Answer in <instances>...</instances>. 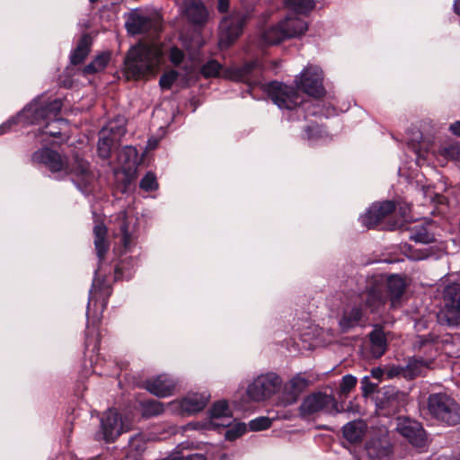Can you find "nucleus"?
Wrapping results in <instances>:
<instances>
[{
  "mask_svg": "<svg viewBox=\"0 0 460 460\" xmlns=\"http://www.w3.org/2000/svg\"><path fill=\"white\" fill-rule=\"evenodd\" d=\"M32 162L44 164L52 172H64L65 175L72 174L73 181L77 188L84 192L94 181L95 176L90 169L89 163L78 155L74 157L71 168L66 166V161L56 151L50 148H41L32 155Z\"/></svg>",
  "mask_w": 460,
  "mask_h": 460,
  "instance_id": "f257e3e1",
  "label": "nucleus"
},
{
  "mask_svg": "<svg viewBox=\"0 0 460 460\" xmlns=\"http://www.w3.org/2000/svg\"><path fill=\"white\" fill-rule=\"evenodd\" d=\"M164 51L161 46L138 44L131 48L125 59L128 78L139 79L155 74L163 64Z\"/></svg>",
  "mask_w": 460,
  "mask_h": 460,
  "instance_id": "f03ea898",
  "label": "nucleus"
},
{
  "mask_svg": "<svg viewBox=\"0 0 460 460\" xmlns=\"http://www.w3.org/2000/svg\"><path fill=\"white\" fill-rule=\"evenodd\" d=\"M427 410L437 421L455 426L460 423V405L446 393H434L429 395Z\"/></svg>",
  "mask_w": 460,
  "mask_h": 460,
  "instance_id": "7ed1b4c3",
  "label": "nucleus"
},
{
  "mask_svg": "<svg viewBox=\"0 0 460 460\" xmlns=\"http://www.w3.org/2000/svg\"><path fill=\"white\" fill-rule=\"evenodd\" d=\"M61 109L62 102L58 99L48 103L36 99L18 114L17 119L27 125L39 124L47 119H53L58 124H65V119H58Z\"/></svg>",
  "mask_w": 460,
  "mask_h": 460,
  "instance_id": "20e7f679",
  "label": "nucleus"
},
{
  "mask_svg": "<svg viewBox=\"0 0 460 460\" xmlns=\"http://www.w3.org/2000/svg\"><path fill=\"white\" fill-rule=\"evenodd\" d=\"M443 306L438 313V322L442 325H460V284L447 285L442 292Z\"/></svg>",
  "mask_w": 460,
  "mask_h": 460,
  "instance_id": "39448f33",
  "label": "nucleus"
},
{
  "mask_svg": "<svg viewBox=\"0 0 460 460\" xmlns=\"http://www.w3.org/2000/svg\"><path fill=\"white\" fill-rule=\"evenodd\" d=\"M288 21H280L279 23L269 27L261 33V40L267 45L279 44L281 41L303 35L308 29L305 20L295 21V27L288 26Z\"/></svg>",
  "mask_w": 460,
  "mask_h": 460,
  "instance_id": "423d86ee",
  "label": "nucleus"
},
{
  "mask_svg": "<svg viewBox=\"0 0 460 460\" xmlns=\"http://www.w3.org/2000/svg\"><path fill=\"white\" fill-rule=\"evenodd\" d=\"M282 385V379L276 373L258 376L247 387V395L254 402H261L276 394Z\"/></svg>",
  "mask_w": 460,
  "mask_h": 460,
  "instance_id": "0eeeda50",
  "label": "nucleus"
},
{
  "mask_svg": "<svg viewBox=\"0 0 460 460\" xmlns=\"http://www.w3.org/2000/svg\"><path fill=\"white\" fill-rule=\"evenodd\" d=\"M130 429V423L123 420L117 410L109 409L101 418V430L96 433L97 440L113 442L123 432Z\"/></svg>",
  "mask_w": 460,
  "mask_h": 460,
  "instance_id": "6e6552de",
  "label": "nucleus"
},
{
  "mask_svg": "<svg viewBox=\"0 0 460 460\" xmlns=\"http://www.w3.org/2000/svg\"><path fill=\"white\" fill-rule=\"evenodd\" d=\"M269 97L279 109L294 110L303 103V97L293 87L279 82H271L265 88Z\"/></svg>",
  "mask_w": 460,
  "mask_h": 460,
  "instance_id": "1a4fd4ad",
  "label": "nucleus"
},
{
  "mask_svg": "<svg viewBox=\"0 0 460 460\" xmlns=\"http://www.w3.org/2000/svg\"><path fill=\"white\" fill-rule=\"evenodd\" d=\"M300 414L308 416L322 411L327 414H337L341 412L336 400L329 394L318 392L306 396L300 407Z\"/></svg>",
  "mask_w": 460,
  "mask_h": 460,
  "instance_id": "9d476101",
  "label": "nucleus"
},
{
  "mask_svg": "<svg viewBox=\"0 0 460 460\" xmlns=\"http://www.w3.org/2000/svg\"><path fill=\"white\" fill-rule=\"evenodd\" d=\"M323 75L322 69L317 66H307L296 76L295 82L296 87L303 90L310 96L320 98L324 95L325 90L323 84Z\"/></svg>",
  "mask_w": 460,
  "mask_h": 460,
  "instance_id": "9b49d317",
  "label": "nucleus"
},
{
  "mask_svg": "<svg viewBox=\"0 0 460 460\" xmlns=\"http://www.w3.org/2000/svg\"><path fill=\"white\" fill-rule=\"evenodd\" d=\"M387 295L385 292L383 276L373 278L367 289L358 296V303L371 313L378 312L385 304Z\"/></svg>",
  "mask_w": 460,
  "mask_h": 460,
  "instance_id": "f8f14e48",
  "label": "nucleus"
},
{
  "mask_svg": "<svg viewBox=\"0 0 460 460\" xmlns=\"http://www.w3.org/2000/svg\"><path fill=\"white\" fill-rule=\"evenodd\" d=\"M249 14L243 12H234L231 15L225 17L220 22V39L221 47H228L243 31V28L249 19Z\"/></svg>",
  "mask_w": 460,
  "mask_h": 460,
  "instance_id": "ddd939ff",
  "label": "nucleus"
},
{
  "mask_svg": "<svg viewBox=\"0 0 460 460\" xmlns=\"http://www.w3.org/2000/svg\"><path fill=\"white\" fill-rule=\"evenodd\" d=\"M208 399L206 394H189L181 400L170 402L167 407L173 414L190 416L203 410Z\"/></svg>",
  "mask_w": 460,
  "mask_h": 460,
  "instance_id": "4468645a",
  "label": "nucleus"
},
{
  "mask_svg": "<svg viewBox=\"0 0 460 460\" xmlns=\"http://www.w3.org/2000/svg\"><path fill=\"white\" fill-rule=\"evenodd\" d=\"M367 455L373 460H388L392 453V445L388 429L379 428L366 444Z\"/></svg>",
  "mask_w": 460,
  "mask_h": 460,
  "instance_id": "2eb2a0df",
  "label": "nucleus"
},
{
  "mask_svg": "<svg viewBox=\"0 0 460 460\" xmlns=\"http://www.w3.org/2000/svg\"><path fill=\"white\" fill-rule=\"evenodd\" d=\"M396 430L416 447H422L426 444L425 430L416 420L407 417H399L396 420Z\"/></svg>",
  "mask_w": 460,
  "mask_h": 460,
  "instance_id": "dca6fc26",
  "label": "nucleus"
},
{
  "mask_svg": "<svg viewBox=\"0 0 460 460\" xmlns=\"http://www.w3.org/2000/svg\"><path fill=\"white\" fill-rule=\"evenodd\" d=\"M394 209L395 204L390 200L382 203H375L359 219L362 225L367 228H373Z\"/></svg>",
  "mask_w": 460,
  "mask_h": 460,
  "instance_id": "f3484780",
  "label": "nucleus"
},
{
  "mask_svg": "<svg viewBox=\"0 0 460 460\" xmlns=\"http://www.w3.org/2000/svg\"><path fill=\"white\" fill-rule=\"evenodd\" d=\"M145 388L152 394L164 398L171 396L176 388V382L168 375H159L147 379L145 382Z\"/></svg>",
  "mask_w": 460,
  "mask_h": 460,
  "instance_id": "a211bd4d",
  "label": "nucleus"
},
{
  "mask_svg": "<svg viewBox=\"0 0 460 460\" xmlns=\"http://www.w3.org/2000/svg\"><path fill=\"white\" fill-rule=\"evenodd\" d=\"M125 25L128 32L131 35L146 33L152 30L156 31L155 22L138 11L129 13Z\"/></svg>",
  "mask_w": 460,
  "mask_h": 460,
  "instance_id": "6ab92c4d",
  "label": "nucleus"
},
{
  "mask_svg": "<svg viewBox=\"0 0 460 460\" xmlns=\"http://www.w3.org/2000/svg\"><path fill=\"white\" fill-rule=\"evenodd\" d=\"M181 11L193 24L202 25L208 17V13L201 0H184Z\"/></svg>",
  "mask_w": 460,
  "mask_h": 460,
  "instance_id": "aec40b11",
  "label": "nucleus"
},
{
  "mask_svg": "<svg viewBox=\"0 0 460 460\" xmlns=\"http://www.w3.org/2000/svg\"><path fill=\"white\" fill-rule=\"evenodd\" d=\"M233 418L226 401L215 402L210 410V424L214 428H226L232 424Z\"/></svg>",
  "mask_w": 460,
  "mask_h": 460,
  "instance_id": "412c9836",
  "label": "nucleus"
},
{
  "mask_svg": "<svg viewBox=\"0 0 460 460\" xmlns=\"http://www.w3.org/2000/svg\"><path fill=\"white\" fill-rule=\"evenodd\" d=\"M385 289L390 298L391 305L396 307L400 303V298L404 293L406 288L405 279L399 275H390L385 280Z\"/></svg>",
  "mask_w": 460,
  "mask_h": 460,
  "instance_id": "4be33fe9",
  "label": "nucleus"
},
{
  "mask_svg": "<svg viewBox=\"0 0 460 460\" xmlns=\"http://www.w3.org/2000/svg\"><path fill=\"white\" fill-rule=\"evenodd\" d=\"M305 378L296 376L292 378L288 385H285L282 397L279 399V403L283 406H288L295 403L297 401L298 395L306 385Z\"/></svg>",
  "mask_w": 460,
  "mask_h": 460,
  "instance_id": "5701e85b",
  "label": "nucleus"
},
{
  "mask_svg": "<svg viewBox=\"0 0 460 460\" xmlns=\"http://www.w3.org/2000/svg\"><path fill=\"white\" fill-rule=\"evenodd\" d=\"M438 348L439 341L437 340V335L434 333L417 336L414 341V349L419 351H423L428 356V358L430 359L436 356Z\"/></svg>",
  "mask_w": 460,
  "mask_h": 460,
  "instance_id": "b1692460",
  "label": "nucleus"
},
{
  "mask_svg": "<svg viewBox=\"0 0 460 460\" xmlns=\"http://www.w3.org/2000/svg\"><path fill=\"white\" fill-rule=\"evenodd\" d=\"M118 234L121 235V243L125 250H129L134 244V226H130L126 217V212H120L117 217Z\"/></svg>",
  "mask_w": 460,
  "mask_h": 460,
  "instance_id": "393cba45",
  "label": "nucleus"
},
{
  "mask_svg": "<svg viewBox=\"0 0 460 460\" xmlns=\"http://www.w3.org/2000/svg\"><path fill=\"white\" fill-rule=\"evenodd\" d=\"M316 5L314 0H284V6L288 13L295 16L308 15Z\"/></svg>",
  "mask_w": 460,
  "mask_h": 460,
  "instance_id": "a878e982",
  "label": "nucleus"
},
{
  "mask_svg": "<svg viewBox=\"0 0 460 460\" xmlns=\"http://www.w3.org/2000/svg\"><path fill=\"white\" fill-rule=\"evenodd\" d=\"M367 426L366 423L361 420H353L342 428L344 438L350 443H357L363 438Z\"/></svg>",
  "mask_w": 460,
  "mask_h": 460,
  "instance_id": "bb28decb",
  "label": "nucleus"
},
{
  "mask_svg": "<svg viewBox=\"0 0 460 460\" xmlns=\"http://www.w3.org/2000/svg\"><path fill=\"white\" fill-rule=\"evenodd\" d=\"M362 308L359 304L358 305H355L349 310L345 311L339 323L342 331L347 332L349 329L358 325L362 318Z\"/></svg>",
  "mask_w": 460,
  "mask_h": 460,
  "instance_id": "cd10ccee",
  "label": "nucleus"
},
{
  "mask_svg": "<svg viewBox=\"0 0 460 460\" xmlns=\"http://www.w3.org/2000/svg\"><path fill=\"white\" fill-rule=\"evenodd\" d=\"M93 234L96 253L97 256L102 260L109 248L108 243L106 241V226L103 224L95 225L93 227Z\"/></svg>",
  "mask_w": 460,
  "mask_h": 460,
  "instance_id": "c85d7f7f",
  "label": "nucleus"
},
{
  "mask_svg": "<svg viewBox=\"0 0 460 460\" xmlns=\"http://www.w3.org/2000/svg\"><path fill=\"white\" fill-rule=\"evenodd\" d=\"M371 353L375 358H380L386 350V339L381 329H375L370 333Z\"/></svg>",
  "mask_w": 460,
  "mask_h": 460,
  "instance_id": "c756f323",
  "label": "nucleus"
},
{
  "mask_svg": "<svg viewBox=\"0 0 460 460\" xmlns=\"http://www.w3.org/2000/svg\"><path fill=\"white\" fill-rule=\"evenodd\" d=\"M431 363L430 358H411L405 367L404 378L413 379L421 375L422 371Z\"/></svg>",
  "mask_w": 460,
  "mask_h": 460,
  "instance_id": "7c9ffc66",
  "label": "nucleus"
},
{
  "mask_svg": "<svg viewBox=\"0 0 460 460\" xmlns=\"http://www.w3.org/2000/svg\"><path fill=\"white\" fill-rule=\"evenodd\" d=\"M119 164L127 170H131L138 164L137 150L131 146H125L118 156Z\"/></svg>",
  "mask_w": 460,
  "mask_h": 460,
  "instance_id": "2f4dec72",
  "label": "nucleus"
},
{
  "mask_svg": "<svg viewBox=\"0 0 460 460\" xmlns=\"http://www.w3.org/2000/svg\"><path fill=\"white\" fill-rule=\"evenodd\" d=\"M185 58L184 52L177 47H172L169 51V60L170 62L178 67L183 69L186 76L190 75L192 73L193 67L191 65L183 64Z\"/></svg>",
  "mask_w": 460,
  "mask_h": 460,
  "instance_id": "473e14b6",
  "label": "nucleus"
},
{
  "mask_svg": "<svg viewBox=\"0 0 460 460\" xmlns=\"http://www.w3.org/2000/svg\"><path fill=\"white\" fill-rule=\"evenodd\" d=\"M118 142L114 138L107 135V130H101L97 144V151L100 157L107 159L111 155L112 145Z\"/></svg>",
  "mask_w": 460,
  "mask_h": 460,
  "instance_id": "72a5a7b5",
  "label": "nucleus"
},
{
  "mask_svg": "<svg viewBox=\"0 0 460 460\" xmlns=\"http://www.w3.org/2000/svg\"><path fill=\"white\" fill-rule=\"evenodd\" d=\"M102 130H107V135L117 141H119L127 132L125 121L123 119H118L114 121H111Z\"/></svg>",
  "mask_w": 460,
  "mask_h": 460,
  "instance_id": "f704fd0d",
  "label": "nucleus"
},
{
  "mask_svg": "<svg viewBox=\"0 0 460 460\" xmlns=\"http://www.w3.org/2000/svg\"><path fill=\"white\" fill-rule=\"evenodd\" d=\"M110 60V54L103 53L98 55L90 64L84 66V73L94 74L102 71L108 65Z\"/></svg>",
  "mask_w": 460,
  "mask_h": 460,
  "instance_id": "c9c22d12",
  "label": "nucleus"
},
{
  "mask_svg": "<svg viewBox=\"0 0 460 460\" xmlns=\"http://www.w3.org/2000/svg\"><path fill=\"white\" fill-rule=\"evenodd\" d=\"M141 407L142 414L146 418L155 417L164 411V405L156 400L143 402Z\"/></svg>",
  "mask_w": 460,
  "mask_h": 460,
  "instance_id": "e433bc0d",
  "label": "nucleus"
},
{
  "mask_svg": "<svg viewBox=\"0 0 460 460\" xmlns=\"http://www.w3.org/2000/svg\"><path fill=\"white\" fill-rule=\"evenodd\" d=\"M410 237L417 243H430L434 242V236L423 226H415L411 229Z\"/></svg>",
  "mask_w": 460,
  "mask_h": 460,
  "instance_id": "4c0bfd02",
  "label": "nucleus"
},
{
  "mask_svg": "<svg viewBox=\"0 0 460 460\" xmlns=\"http://www.w3.org/2000/svg\"><path fill=\"white\" fill-rule=\"evenodd\" d=\"M89 41L88 38L86 36L83 37L80 40L77 48L75 49V51L71 55V62L74 65L80 64L84 61L85 57L89 53Z\"/></svg>",
  "mask_w": 460,
  "mask_h": 460,
  "instance_id": "58836bf2",
  "label": "nucleus"
},
{
  "mask_svg": "<svg viewBox=\"0 0 460 460\" xmlns=\"http://www.w3.org/2000/svg\"><path fill=\"white\" fill-rule=\"evenodd\" d=\"M437 340L439 341L438 350H444L446 354L453 355L455 354V351L452 347L460 340V338L459 336H453L447 333L442 336L437 335Z\"/></svg>",
  "mask_w": 460,
  "mask_h": 460,
  "instance_id": "ea45409f",
  "label": "nucleus"
},
{
  "mask_svg": "<svg viewBox=\"0 0 460 460\" xmlns=\"http://www.w3.org/2000/svg\"><path fill=\"white\" fill-rule=\"evenodd\" d=\"M222 69L221 65L215 59L204 64L200 69L202 75L206 78L217 76Z\"/></svg>",
  "mask_w": 460,
  "mask_h": 460,
  "instance_id": "a19ab883",
  "label": "nucleus"
},
{
  "mask_svg": "<svg viewBox=\"0 0 460 460\" xmlns=\"http://www.w3.org/2000/svg\"><path fill=\"white\" fill-rule=\"evenodd\" d=\"M179 76V72L176 70H170L165 72L159 80V84L163 89H170L173 83L176 81Z\"/></svg>",
  "mask_w": 460,
  "mask_h": 460,
  "instance_id": "79ce46f5",
  "label": "nucleus"
},
{
  "mask_svg": "<svg viewBox=\"0 0 460 460\" xmlns=\"http://www.w3.org/2000/svg\"><path fill=\"white\" fill-rule=\"evenodd\" d=\"M139 186L146 191L156 190L158 187L155 175L152 172H147L140 181Z\"/></svg>",
  "mask_w": 460,
  "mask_h": 460,
  "instance_id": "37998d69",
  "label": "nucleus"
},
{
  "mask_svg": "<svg viewBox=\"0 0 460 460\" xmlns=\"http://www.w3.org/2000/svg\"><path fill=\"white\" fill-rule=\"evenodd\" d=\"M271 426V420L268 417H259L249 422L251 430L260 431L267 429Z\"/></svg>",
  "mask_w": 460,
  "mask_h": 460,
  "instance_id": "c03bdc74",
  "label": "nucleus"
},
{
  "mask_svg": "<svg viewBox=\"0 0 460 460\" xmlns=\"http://www.w3.org/2000/svg\"><path fill=\"white\" fill-rule=\"evenodd\" d=\"M246 431V425L244 423L238 422L234 424L231 429L226 432V438L228 440H234L238 437L244 434Z\"/></svg>",
  "mask_w": 460,
  "mask_h": 460,
  "instance_id": "a18cd8bd",
  "label": "nucleus"
},
{
  "mask_svg": "<svg viewBox=\"0 0 460 460\" xmlns=\"http://www.w3.org/2000/svg\"><path fill=\"white\" fill-rule=\"evenodd\" d=\"M356 384H357V379L355 376H353L351 375L344 376L342 377L341 385H340L341 393H342V394L349 393L356 386Z\"/></svg>",
  "mask_w": 460,
  "mask_h": 460,
  "instance_id": "49530a36",
  "label": "nucleus"
},
{
  "mask_svg": "<svg viewBox=\"0 0 460 460\" xmlns=\"http://www.w3.org/2000/svg\"><path fill=\"white\" fill-rule=\"evenodd\" d=\"M405 367L404 366H393L389 367L386 372L388 377L393 378L395 376L404 377Z\"/></svg>",
  "mask_w": 460,
  "mask_h": 460,
  "instance_id": "de8ad7c7",
  "label": "nucleus"
},
{
  "mask_svg": "<svg viewBox=\"0 0 460 460\" xmlns=\"http://www.w3.org/2000/svg\"><path fill=\"white\" fill-rule=\"evenodd\" d=\"M50 120L52 121L53 124H56L55 120H53V119H50ZM65 122H66V121L65 120ZM57 125H58V123H57ZM61 125L62 124H58V126H61ZM63 125L66 126V123H65ZM50 126H51V124L47 123L46 128H48ZM52 126H53V128L42 130L41 133L42 134H48V135H49L51 137H59L61 135V128L60 127H56L54 125H52Z\"/></svg>",
  "mask_w": 460,
  "mask_h": 460,
  "instance_id": "09e8293b",
  "label": "nucleus"
},
{
  "mask_svg": "<svg viewBox=\"0 0 460 460\" xmlns=\"http://www.w3.org/2000/svg\"><path fill=\"white\" fill-rule=\"evenodd\" d=\"M321 129L318 126L314 125V126H309L306 128L305 129V133H306V138L308 140H314V139H317L321 134Z\"/></svg>",
  "mask_w": 460,
  "mask_h": 460,
  "instance_id": "8fccbe9b",
  "label": "nucleus"
},
{
  "mask_svg": "<svg viewBox=\"0 0 460 460\" xmlns=\"http://www.w3.org/2000/svg\"><path fill=\"white\" fill-rule=\"evenodd\" d=\"M416 254H411L410 256L411 259L415 261L424 260L431 256V252L429 249H416Z\"/></svg>",
  "mask_w": 460,
  "mask_h": 460,
  "instance_id": "3c124183",
  "label": "nucleus"
},
{
  "mask_svg": "<svg viewBox=\"0 0 460 460\" xmlns=\"http://www.w3.org/2000/svg\"><path fill=\"white\" fill-rule=\"evenodd\" d=\"M17 121H18L17 118H12V119L6 120L5 122H4L0 126V135L7 133L11 129L12 126L16 124Z\"/></svg>",
  "mask_w": 460,
  "mask_h": 460,
  "instance_id": "603ef678",
  "label": "nucleus"
},
{
  "mask_svg": "<svg viewBox=\"0 0 460 460\" xmlns=\"http://www.w3.org/2000/svg\"><path fill=\"white\" fill-rule=\"evenodd\" d=\"M256 66V63L251 62L246 64L243 68L240 69V75L238 79H243L245 77L247 74L252 71V69Z\"/></svg>",
  "mask_w": 460,
  "mask_h": 460,
  "instance_id": "864d4df0",
  "label": "nucleus"
},
{
  "mask_svg": "<svg viewBox=\"0 0 460 460\" xmlns=\"http://www.w3.org/2000/svg\"><path fill=\"white\" fill-rule=\"evenodd\" d=\"M229 8V0H217V9L220 13L227 12Z\"/></svg>",
  "mask_w": 460,
  "mask_h": 460,
  "instance_id": "5fc2aeb1",
  "label": "nucleus"
},
{
  "mask_svg": "<svg viewBox=\"0 0 460 460\" xmlns=\"http://www.w3.org/2000/svg\"><path fill=\"white\" fill-rule=\"evenodd\" d=\"M296 20H303V19L298 16L292 15L291 13H288L287 16L285 17V19H283L282 21H288L289 22L288 26L295 27L294 22Z\"/></svg>",
  "mask_w": 460,
  "mask_h": 460,
  "instance_id": "6e6d98bb",
  "label": "nucleus"
},
{
  "mask_svg": "<svg viewBox=\"0 0 460 460\" xmlns=\"http://www.w3.org/2000/svg\"><path fill=\"white\" fill-rule=\"evenodd\" d=\"M450 130L454 135L460 137V121H456L450 126Z\"/></svg>",
  "mask_w": 460,
  "mask_h": 460,
  "instance_id": "4d7b16f0",
  "label": "nucleus"
},
{
  "mask_svg": "<svg viewBox=\"0 0 460 460\" xmlns=\"http://www.w3.org/2000/svg\"><path fill=\"white\" fill-rule=\"evenodd\" d=\"M371 375L374 378L380 379L384 375V370L379 367L373 368Z\"/></svg>",
  "mask_w": 460,
  "mask_h": 460,
  "instance_id": "13d9d810",
  "label": "nucleus"
},
{
  "mask_svg": "<svg viewBox=\"0 0 460 460\" xmlns=\"http://www.w3.org/2000/svg\"><path fill=\"white\" fill-rule=\"evenodd\" d=\"M454 8H455L456 13L457 14H460V0L455 1Z\"/></svg>",
  "mask_w": 460,
  "mask_h": 460,
  "instance_id": "bf43d9fd",
  "label": "nucleus"
},
{
  "mask_svg": "<svg viewBox=\"0 0 460 460\" xmlns=\"http://www.w3.org/2000/svg\"><path fill=\"white\" fill-rule=\"evenodd\" d=\"M92 296H93V290L90 291V297H89V301H88L87 311L89 310L90 303L93 299Z\"/></svg>",
  "mask_w": 460,
  "mask_h": 460,
  "instance_id": "052dcab7",
  "label": "nucleus"
},
{
  "mask_svg": "<svg viewBox=\"0 0 460 460\" xmlns=\"http://www.w3.org/2000/svg\"><path fill=\"white\" fill-rule=\"evenodd\" d=\"M123 270V265H118L116 267V272L119 273V271H121Z\"/></svg>",
  "mask_w": 460,
  "mask_h": 460,
  "instance_id": "680f3d73",
  "label": "nucleus"
},
{
  "mask_svg": "<svg viewBox=\"0 0 460 460\" xmlns=\"http://www.w3.org/2000/svg\"><path fill=\"white\" fill-rule=\"evenodd\" d=\"M85 346L86 348H88L89 346H91V342H90V340L89 338L87 337L86 340H85Z\"/></svg>",
  "mask_w": 460,
  "mask_h": 460,
  "instance_id": "e2e57ef3",
  "label": "nucleus"
},
{
  "mask_svg": "<svg viewBox=\"0 0 460 460\" xmlns=\"http://www.w3.org/2000/svg\"><path fill=\"white\" fill-rule=\"evenodd\" d=\"M98 349H99L98 342H96V343L93 346V350H98Z\"/></svg>",
  "mask_w": 460,
  "mask_h": 460,
  "instance_id": "0e129e2a",
  "label": "nucleus"
},
{
  "mask_svg": "<svg viewBox=\"0 0 460 460\" xmlns=\"http://www.w3.org/2000/svg\"><path fill=\"white\" fill-rule=\"evenodd\" d=\"M220 460H229V457L226 455L222 456Z\"/></svg>",
  "mask_w": 460,
  "mask_h": 460,
  "instance_id": "69168bd1",
  "label": "nucleus"
},
{
  "mask_svg": "<svg viewBox=\"0 0 460 460\" xmlns=\"http://www.w3.org/2000/svg\"><path fill=\"white\" fill-rule=\"evenodd\" d=\"M367 377H364L363 383L367 382Z\"/></svg>",
  "mask_w": 460,
  "mask_h": 460,
  "instance_id": "338daca9",
  "label": "nucleus"
},
{
  "mask_svg": "<svg viewBox=\"0 0 460 460\" xmlns=\"http://www.w3.org/2000/svg\"><path fill=\"white\" fill-rule=\"evenodd\" d=\"M92 3H94L96 0H90Z\"/></svg>",
  "mask_w": 460,
  "mask_h": 460,
  "instance_id": "774afa93",
  "label": "nucleus"
}]
</instances>
